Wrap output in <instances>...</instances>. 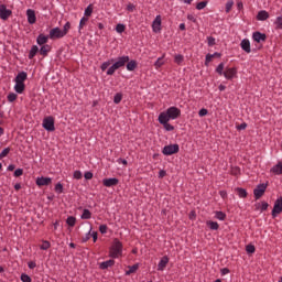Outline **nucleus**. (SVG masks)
I'll use <instances>...</instances> for the list:
<instances>
[{"mask_svg": "<svg viewBox=\"0 0 282 282\" xmlns=\"http://www.w3.org/2000/svg\"><path fill=\"white\" fill-rule=\"evenodd\" d=\"M88 21H89V18H87V17H83V18L80 19V22H79V31L83 30V29L85 28V25H87Z\"/></svg>", "mask_w": 282, "mask_h": 282, "instance_id": "38", "label": "nucleus"}, {"mask_svg": "<svg viewBox=\"0 0 282 282\" xmlns=\"http://www.w3.org/2000/svg\"><path fill=\"white\" fill-rule=\"evenodd\" d=\"M281 213H282V196L275 200L271 215L274 219L278 215H281Z\"/></svg>", "mask_w": 282, "mask_h": 282, "instance_id": "7", "label": "nucleus"}, {"mask_svg": "<svg viewBox=\"0 0 282 282\" xmlns=\"http://www.w3.org/2000/svg\"><path fill=\"white\" fill-rule=\"evenodd\" d=\"M163 58H164V56L159 57V58L156 59V62L154 63L155 69H160V67H162V65H164Z\"/></svg>", "mask_w": 282, "mask_h": 282, "instance_id": "43", "label": "nucleus"}, {"mask_svg": "<svg viewBox=\"0 0 282 282\" xmlns=\"http://www.w3.org/2000/svg\"><path fill=\"white\" fill-rule=\"evenodd\" d=\"M206 225L208 226V228H210V230H219V224L217 221H207Z\"/></svg>", "mask_w": 282, "mask_h": 282, "instance_id": "31", "label": "nucleus"}, {"mask_svg": "<svg viewBox=\"0 0 282 282\" xmlns=\"http://www.w3.org/2000/svg\"><path fill=\"white\" fill-rule=\"evenodd\" d=\"M235 6V1L229 0L226 3V13L228 14L230 12V10H232V7Z\"/></svg>", "mask_w": 282, "mask_h": 282, "instance_id": "48", "label": "nucleus"}, {"mask_svg": "<svg viewBox=\"0 0 282 282\" xmlns=\"http://www.w3.org/2000/svg\"><path fill=\"white\" fill-rule=\"evenodd\" d=\"M123 245L118 238H115L112 245L109 248V257L111 259H120L122 257Z\"/></svg>", "mask_w": 282, "mask_h": 282, "instance_id": "1", "label": "nucleus"}, {"mask_svg": "<svg viewBox=\"0 0 282 282\" xmlns=\"http://www.w3.org/2000/svg\"><path fill=\"white\" fill-rule=\"evenodd\" d=\"M17 98H19V96L14 93H10L8 96H7V100L9 102H14V100H17Z\"/></svg>", "mask_w": 282, "mask_h": 282, "instance_id": "45", "label": "nucleus"}, {"mask_svg": "<svg viewBox=\"0 0 282 282\" xmlns=\"http://www.w3.org/2000/svg\"><path fill=\"white\" fill-rule=\"evenodd\" d=\"M127 64V69L128 72H135V69L138 68V62H135V59H132V61H128Z\"/></svg>", "mask_w": 282, "mask_h": 282, "instance_id": "25", "label": "nucleus"}, {"mask_svg": "<svg viewBox=\"0 0 282 282\" xmlns=\"http://www.w3.org/2000/svg\"><path fill=\"white\" fill-rule=\"evenodd\" d=\"M90 238H91V229L88 231V234L86 235V237L83 238V242L86 243V241H87L88 239H90Z\"/></svg>", "mask_w": 282, "mask_h": 282, "instance_id": "63", "label": "nucleus"}, {"mask_svg": "<svg viewBox=\"0 0 282 282\" xmlns=\"http://www.w3.org/2000/svg\"><path fill=\"white\" fill-rule=\"evenodd\" d=\"M129 63V56H121L118 57L117 62L113 64L117 69H120V67H124Z\"/></svg>", "mask_w": 282, "mask_h": 282, "instance_id": "13", "label": "nucleus"}, {"mask_svg": "<svg viewBox=\"0 0 282 282\" xmlns=\"http://www.w3.org/2000/svg\"><path fill=\"white\" fill-rule=\"evenodd\" d=\"M63 36H65L63 30H61L59 28H54L50 31L48 39H52L54 41L55 39H63Z\"/></svg>", "mask_w": 282, "mask_h": 282, "instance_id": "9", "label": "nucleus"}, {"mask_svg": "<svg viewBox=\"0 0 282 282\" xmlns=\"http://www.w3.org/2000/svg\"><path fill=\"white\" fill-rule=\"evenodd\" d=\"M14 90L17 91V94H23V91H25V83L15 82Z\"/></svg>", "mask_w": 282, "mask_h": 282, "instance_id": "23", "label": "nucleus"}, {"mask_svg": "<svg viewBox=\"0 0 282 282\" xmlns=\"http://www.w3.org/2000/svg\"><path fill=\"white\" fill-rule=\"evenodd\" d=\"M55 193H58V194L63 193V184L57 183L55 185Z\"/></svg>", "mask_w": 282, "mask_h": 282, "instance_id": "55", "label": "nucleus"}, {"mask_svg": "<svg viewBox=\"0 0 282 282\" xmlns=\"http://www.w3.org/2000/svg\"><path fill=\"white\" fill-rule=\"evenodd\" d=\"M124 30H127V26H124V24H117L116 32H118V34H122Z\"/></svg>", "mask_w": 282, "mask_h": 282, "instance_id": "51", "label": "nucleus"}, {"mask_svg": "<svg viewBox=\"0 0 282 282\" xmlns=\"http://www.w3.org/2000/svg\"><path fill=\"white\" fill-rule=\"evenodd\" d=\"M52 247V243H50V241L44 240L41 245V250H50V248Z\"/></svg>", "mask_w": 282, "mask_h": 282, "instance_id": "46", "label": "nucleus"}, {"mask_svg": "<svg viewBox=\"0 0 282 282\" xmlns=\"http://www.w3.org/2000/svg\"><path fill=\"white\" fill-rule=\"evenodd\" d=\"M267 189H268V184L265 183L257 185V187L253 189L254 199H261L262 195H265Z\"/></svg>", "mask_w": 282, "mask_h": 282, "instance_id": "3", "label": "nucleus"}, {"mask_svg": "<svg viewBox=\"0 0 282 282\" xmlns=\"http://www.w3.org/2000/svg\"><path fill=\"white\" fill-rule=\"evenodd\" d=\"M115 258L104 261L99 264V269L100 270H107L109 268H113V265H116V260H113Z\"/></svg>", "mask_w": 282, "mask_h": 282, "instance_id": "16", "label": "nucleus"}, {"mask_svg": "<svg viewBox=\"0 0 282 282\" xmlns=\"http://www.w3.org/2000/svg\"><path fill=\"white\" fill-rule=\"evenodd\" d=\"M113 102L115 105H120V102H122V94L117 93L113 97Z\"/></svg>", "mask_w": 282, "mask_h": 282, "instance_id": "39", "label": "nucleus"}, {"mask_svg": "<svg viewBox=\"0 0 282 282\" xmlns=\"http://www.w3.org/2000/svg\"><path fill=\"white\" fill-rule=\"evenodd\" d=\"M236 192L238 193V196L242 199H246V197H248V192L245 188L238 187L236 188Z\"/></svg>", "mask_w": 282, "mask_h": 282, "instance_id": "30", "label": "nucleus"}, {"mask_svg": "<svg viewBox=\"0 0 282 282\" xmlns=\"http://www.w3.org/2000/svg\"><path fill=\"white\" fill-rule=\"evenodd\" d=\"M42 127L46 131H56V128L54 127V117L48 116V117L44 118Z\"/></svg>", "mask_w": 282, "mask_h": 282, "instance_id": "5", "label": "nucleus"}, {"mask_svg": "<svg viewBox=\"0 0 282 282\" xmlns=\"http://www.w3.org/2000/svg\"><path fill=\"white\" fill-rule=\"evenodd\" d=\"M23 175V169H18L14 171V177H21Z\"/></svg>", "mask_w": 282, "mask_h": 282, "instance_id": "60", "label": "nucleus"}, {"mask_svg": "<svg viewBox=\"0 0 282 282\" xmlns=\"http://www.w3.org/2000/svg\"><path fill=\"white\" fill-rule=\"evenodd\" d=\"M10 17H12V10L8 9L6 4H0V19H2V21H8Z\"/></svg>", "mask_w": 282, "mask_h": 282, "instance_id": "6", "label": "nucleus"}, {"mask_svg": "<svg viewBox=\"0 0 282 282\" xmlns=\"http://www.w3.org/2000/svg\"><path fill=\"white\" fill-rule=\"evenodd\" d=\"M48 39H50V36L40 34L36 39V43H37V45H45V43H47Z\"/></svg>", "mask_w": 282, "mask_h": 282, "instance_id": "27", "label": "nucleus"}, {"mask_svg": "<svg viewBox=\"0 0 282 282\" xmlns=\"http://www.w3.org/2000/svg\"><path fill=\"white\" fill-rule=\"evenodd\" d=\"M111 63H113V59L104 62L100 66L101 72H107V69L109 68V65H111Z\"/></svg>", "mask_w": 282, "mask_h": 282, "instance_id": "40", "label": "nucleus"}, {"mask_svg": "<svg viewBox=\"0 0 282 282\" xmlns=\"http://www.w3.org/2000/svg\"><path fill=\"white\" fill-rule=\"evenodd\" d=\"M170 119L166 117H159L160 124H163L165 131H175V127L173 124L169 123Z\"/></svg>", "mask_w": 282, "mask_h": 282, "instance_id": "8", "label": "nucleus"}, {"mask_svg": "<svg viewBox=\"0 0 282 282\" xmlns=\"http://www.w3.org/2000/svg\"><path fill=\"white\" fill-rule=\"evenodd\" d=\"M207 43L209 47H213V45H215V37L213 36H208L207 37Z\"/></svg>", "mask_w": 282, "mask_h": 282, "instance_id": "59", "label": "nucleus"}, {"mask_svg": "<svg viewBox=\"0 0 282 282\" xmlns=\"http://www.w3.org/2000/svg\"><path fill=\"white\" fill-rule=\"evenodd\" d=\"M51 50H52V46L45 44V45H43V46L41 47L40 54H41L42 56H47V54H50Z\"/></svg>", "mask_w": 282, "mask_h": 282, "instance_id": "28", "label": "nucleus"}, {"mask_svg": "<svg viewBox=\"0 0 282 282\" xmlns=\"http://www.w3.org/2000/svg\"><path fill=\"white\" fill-rule=\"evenodd\" d=\"M271 173L274 175H282V161H279L276 165L271 169Z\"/></svg>", "mask_w": 282, "mask_h": 282, "instance_id": "21", "label": "nucleus"}, {"mask_svg": "<svg viewBox=\"0 0 282 282\" xmlns=\"http://www.w3.org/2000/svg\"><path fill=\"white\" fill-rule=\"evenodd\" d=\"M182 116V110L180 108L172 106L159 115L160 118L165 117L167 120H177Z\"/></svg>", "mask_w": 282, "mask_h": 282, "instance_id": "2", "label": "nucleus"}, {"mask_svg": "<svg viewBox=\"0 0 282 282\" xmlns=\"http://www.w3.org/2000/svg\"><path fill=\"white\" fill-rule=\"evenodd\" d=\"M84 177H85V180H93L94 173H91V172H85Z\"/></svg>", "mask_w": 282, "mask_h": 282, "instance_id": "61", "label": "nucleus"}, {"mask_svg": "<svg viewBox=\"0 0 282 282\" xmlns=\"http://www.w3.org/2000/svg\"><path fill=\"white\" fill-rule=\"evenodd\" d=\"M163 177H166V171L161 170V171L159 172V178H160V180H163Z\"/></svg>", "mask_w": 282, "mask_h": 282, "instance_id": "62", "label": "nucleus"}, {"mask_svg": "<svg viewBox=\"0 0 282 282\" xmlns=\"http://www.w3.org/2000/svg\"><path fill=\"white\" fill-rule=\"evenodd\" d=\"M69 30H72V23L66 22L64 25V29L62 30V34H64V36H67V33L69 32Z\"/></svg>", "mask_w": 282, "mask_h": 282, "instance_id": "35", "label": "nucleus"}, {"mask_svg": "<svg viewBox=\"0 0 282 282\" xmlns=\"http://www.w3.org/2000/svg\"><path fill=\"white\" fill-rule=\"evenodd\" d=\"M224 67H225V64L224 63H220L217 68H216V73L219 75V76H224Z\"/></svg>", "mask_w": 282, "mask_h": 282, "instance_id": "47", "label": "nucleus"}, {"mask_svg": "<svg viewBox=\"0 0 282 282\" xmlns=\"http://www.w3.org/2000/svg\"><path fill=\"white\" fill-rule=\"evenodd\" d=\"M174 63H176V65L183 64L184 63V55H181V54L175 55L174 56Z\"/></svg>", "mask_w": 282, "mask_h": 282, "instance_id": "37", "label": "nucleus"}, {"mask_svg": "<svg viewBox=\"0 0 282 282\" xmlns=\"http://www.w3.org/2000/svg\"><path fill=\"white\" fill-rule=\"evenodd\" d=\"M140 268V264L139 263H135L133 265H129L128 267V271H126V276H130V274H135L138 272Z\"/></svg>", "mask_w": 282, "mask_h": 282, "instance_id": "22", "label": "nucleus"}, {"mask_svg": "<svg viewBox=\"0 0 282 282\" xmlns=\"http://www.w3.org/2000/svg\"><path fill=\"white\" fill-rule=\"evenodd\" d=\"M117 69H118V67L116 66V64H112V66H110L107 70V76H113V74H116Z\"/></svg>", "mask_w": 282, "mask_h": 282, "instance_id": "41", "label": "nucleus"}, {"mask_svg": "<svg viewBox=\"0 0 282 282\" xmlns=\"http://www.w3.org/2000/svg\"><path fill=\"white\" fill-rule=\"evenodd\" d=\"M26 17H28V23H30V25H34V23H36V12L32 9H29L26 11Z\"/></svg>", "mask_w": 282, "mask_h": 282, "instance_id": "14", "label": "nucleus"}, {"mask_svg": "<svg viewBox=\"0 0 282 282\" xmlns=\"http://www.w3.org/2000/svg\"><path fill=\"white\" fill-rule=\"evenodd\" d=\"M246 250H247L248 254H254L257 249L254 248V245H248L246 247Z\"/></svg>", "mask_w": 282, "mask_h": 282, "instance_id": "52", "label": "nucleus"}, {"mask_svg": "<svg viewBox=\"0 0 282 282\" xmlns=\"http://www.w3.org/2000/svg\"><path fill=\"white\" fill-rule=\"evenodd\" d=\"M268 19H270V13H268V11L261 10L258 12L257 14L258 21H268Z\"/></svg>", "mask_w": 282, "mask_h": 282, "instance_id": "20", "label": "nucleus"}, {"mask_svg": "<svg viewBox=\"0 0 282 282\" xmlns=\"http://www.w3.org/2000/svg\"><path fill=\"white\" fill-rule=\"evenodd\" d=\"M198 116H199L200 118H204V116H208V109H206V108L200 109V110L198 111Z\"/></svg>", "mask_w": 282, "mask_h": 282, "instance_id": "54", "label": "nucleus"}, {"mask_svg": "<svg viewBox=\"0 0 282 282\" xmlns=\"http://www.w3.org/2000/svg\"><path fill=\"white\" fill-rule=\"evenodd\" d=\"M208 6V1H202L196 4V10H204Z\"/></svg>", "mask_w": 282, "mask_h": 282, "instance_id": "50", "label": "nucleus"}, {"mask_svg": "<svg viewBox=\"0 0 282 282\" xmlns=\"http://www.w3.org/2000/svg\"><path fill=\"white\" fill-rule=\"evenodd\" d=\"M66 224H67V226H70V228H74V226H76V217L69 216L66 219Z\"/></svg>", "mask_w": 282, "mask_h": 282, "instance_id": "32", "label": "nucleus"}, {"mask_svg": "<svg viewBox=\"0 0 282 282\" xmlns=\"http://www.w3.org/2000/svg\"><path fill=\"white\" fill-rule=\"evenodd\" d=\"M21 281L22 282H32V278H30V275H28L25 273H22Z\"/></svg>", "mask_w": 282, "mask_h": 282, "instance_id": "53", "label": "nucleus"}, {"mask_svg": "<svg viewBox=\"0 0 282 282\" xmlns=\"http://www.w3.org/2000/svg\"><path fill=\"white\" fill-rule=\"evenodd\" d=\"M74 178L75 180H83V173L80 171L74 172Z\"/></svg>", "mask_w": 282, "mask_h": 282, "instance_id": "58", "label": "nucleus"}, {"mask_svg": "<svg viewBox=\"0 0 282 282\" xmlns=\"http://www.w3.org/2000/svg\"><path fill=\"white\" fill-rule=\"evenodd\" d=\"M52 184V178L51 177H37L36 178V185L37 186H50Z\"/></svg>", "mask_w": 282, "mask_h": 282, "instance_id": "17", "label": "nucleus"}, {"mask_svg": "<svg viewBox=\"0 0 282 282\" xmlns=\"http://www.w3.org/2000/svg\"><path fill=\"white\" fill-rule=\"evenodd\" d=\"M26 80H28V73L25 72H20L14 79V82H18V83H25Z\"/></svg>", "mask_w": 282, "mask_h": 282, "instance_id": "24", "label": "nucleus"}, {"mask_svg": "<svg viewBox=\"0 0 282 282\" xmlns=\"http://www.w3.org/2000/svg\"><path fill=\"white\" fill-rule=\"evenodd\" d=\"M161 25H162V15H156L154 21L152 22L153 32H160Z\"/></svg>", "mask_w": 282, "mask_h": 282, "instance_id": "15", "label": "nucleus"}, {"mask_svg": "<svg viewBox=\"0 0 282 282\" xmlns=\"http://www.w3.org/2000/svg\"><path fill=\"white\" fill-rule=\"evenodd\" d=\"M118 184H120V180L116 177L102 180V185L106 186V188H111V186H118Z\"/></svg>", "mask_w": 282, "mask_h": 282, "instance_id": "11", "label": "nucleus"}, {"mask_svg": "<svg viewBox=\"0 0 282 282\" xmlns=\"http://www.w3.org/2000/svg\"><path fill=\"white\" fill-rule=\"evenodd\" d=\"M230 175H235V176L241 175V169L239 166H232L230 169Z\"/></svg>", "mask_w": 282, "mask_h": 282, "instance_id": "33", "label": "nucleus"}, {"mask_svg": "<svg viewBox=\"0 0 282 282\" xmlns=\"http://www.w3.org/2000/svg\"><path fill=\"white\" fill-rule=\"evenodd\" d=\"M215 217H216V219H219V221H225L226 220V213H224V212H216Z\"/></svg>", "mask_w": 282, "mask_h": 282, "instance_id": "36", "label": "nucleus"}, {"mask_svg": "<svg viewBox=\"0 0 282 282\" xmlns=\"http://www.w3.org/2000/svg\"><path fill=\"white\" fill-rule=\"evenodd\" d=\"M166 265H169V257L164 256L158 264L159 272H163Z\"/></svg>", "mask_w": 282, "mask_h": 282, "instance_id": "19", "label": "nucleus"}, {"mask_svg": "<svg viewBox=\"0 0 282 282\" xmlns=\"http://www.w3.org/2000/svg\"><path fill=\"white\" fill-rule=\"evenodd\" d=\"M82 219H91V212L89 209H84Z\"/></svg>", "mask_w": 282, "mask_h": 282, "instance_id": "42", "label": "nucleus"}, {"mask_svg": "<svg viewBox=\"0 0 282 282\" xmlns=\"http://www.w3.org/2000/svg\"><path fill=\"white\" fill-rule=\"evenodd\" d=\"M28 265H29L30 270H34V268H36V262L30 261V262L28 263Z\"/></svg>", "mask_w": 282, "mask_h": 282, "instance_id": "64", "label": "nucleus"}, {"mask_svg": "<svg viewBox=\"0 0 282 282\" xmlns=\"http://www.w3.org/2000/svg\"><path fill=\"white\" fill-rule=\"evenodd\" d=\"M91 14H94V4H89L86 9H85V17H91Z\"/></svg>", "mask_w": 282, "mask_h": 282, "instance_id": "34", "label": "nucleus"}, {"mask_svg": "<svg viewBox=\"0 0 282 282\" xmlns=\"http://www.w3.org/2000/svg\"><path fill=\"white\" fill-rule=\"evenodd\" d=\"M247 127H248V123L243 122V123H241V124H238V126L236 127V129H237L238 131H243V130L247 129Z\"/></svg>", "mask_w": 282, "mask_h": 282, "instance_id": "56", "label": "nucleus"}, {"mask_svg": "<svg viewBox=\"0 0 282 282\" xmlns=\"http://www.w3.org/2000/svg\"><path fill=\"white\" fill-rule=\"evenodd\" d=\"M252 39L256 41V43H265V41H268V35H265V33L256 31L252 34Z\"/></svg>", "mask_w": 282, "mask_h": 282, "instance_id": "10", "label": "nucleus"}, {"mask_svg": "<svg viewBox=\"0 0 282 282\" xmlns=\"http://www.w3.org/2000/svg\"><path fill=\"white\" fill-rule=\"evenodd\" d=\"M224 76L227 80H232L237 76V69L235 67L226 68Z\"/></svg>", "mask_w": 282, "mask_h": 282, "instance_id": "12", "label": "nucleus"}, {"mask_svg": "<svg viewBox=\"0 0 282 282\" xmlns=\"http://www.w3.org/2000/svg\"><path fill=\"white\" fill-rule=\"evenodd\" d=\"M274 24H275V30H282V17H278L275 19Z\"/></svg>", "mask_w": 282, "mask_h": 282, "instance_id": "44", "label": "nucleus"}, {"mask_svg": "<svg viewBox=\"0 0 282 282\" xmlns=\"http://www.w3.org/2000/svg\"><path fill=\"white\" fill-rule=\"evenodd\" d=\"M162 153L163 155H175V153H180V145L177 143L165 145Z\"/></svg>", "mask_w": 282, "mask_h": 282, "instance_id": "4", "label": "nucleus"}, {"mask_svg": "<svg viewBox=\"0 0 282 282\" xmlns=\"http://www.w3.org/2000/svg\"><path fill=\"white\" fill-rule=\"evenodd\" d=\"M36 54H39V46L33 45V46L31 47L30 53H29V58H30V61H32V58H34V56H36Z\"/></svg>", "mask_w": 282, "mask_h": 282, "instance_id": "29", "label": "nucleus"}, {"mask_svg": "<svg viewBox=\"0 0 282 282\" xmlns=\"http://www.w3.org/2000/svg\"><path fill=\"white\" fill-rule=\"evenodd\" d=\"M11 149L10 148H6L1 153H0V160H3V158H8V155L10 154Z\"/></svg>", "mask_w": 282, "mask_h": 282, "instance_id": "49", "label": "nucleus"}, {"mask_svg": "<svg viewBox=\"0 0 282 282\" xmlns=\"http://www.w3.org/2000/svg\"><path fill=\"white\" fill-rule=\"evenodd\" d=\"M107 225H100L99 226V232H101V235H107Z\"/></svg>", "mask_w": 282, "mask_h": 282, "instance_id": "57", "label": "nucleus"}, {"mask_svg": "<svg viewBox=\"0 0 282 282\" xmlns=\"http://www.w3.org/2000/svg\"><path fill=\"white\" fill-rule=\"evenodd\" d=\"M270 204H268V202H262V203H258L256 204V210H260L261 213H263L264 210H268Z\"/></svg>", "mask_w": 282, "mask_h": 282, "instance_id": "26", "label": "nucleus"}, {"mask_svg": "<svg viewBox=\"0 0 282 282\" xmlns=\"http://www.w3.org/2000/svg\"><path fill=\"white\" fill-rule=\"evenodd\" d=\"M240 47L243 50V52H246V54H250V52H252V48H250V40L248 39H243L240 42Z\"/></svg>", "mask_w": 282, "mask_h": 282, "instance_id": "18", "label": "nucleus"}]
</instances>
